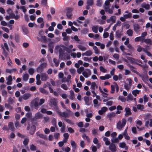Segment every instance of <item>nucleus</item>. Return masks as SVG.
Returning a JSON list of instances; mask_svg holds the SVG:
<instances>
[{
  "label": "nucleus",
  "instance_id": "nucleus-13",
  "mask_svg": "<svg viewBox=\"0 0 152 152\" xmlns=\"http://www.w3.org/2000/svg\"><path fill=\"white\" fill-rule=\"evenodd\" d=\"M104 8L106 12H108V13L110 14L113 13L114 9L112 8L110 9L109 7H104Z\"/></svg>",
  "mask_w": 152,
  "mask_h": 152
},
{
  "label": "nucleus",
  "instance_id": "nucleus-19",
  "mask_svg": "<svg viewBox=\"0 0 152 152\" xmlns=\"http://www.w3.org/2000/svg\"><path fill=\"white\" fill-rule=\"evenodd\" d=\"M36 134L37 136L39 137L40 138H42L45 140H47V138L46 135L42 134H40L39 132H36Z\"/></svg>",
  "mask_w": 152,
  "mask_h": 152
},
{
  "label": "nucleus",
  "instance_id": "nucleus-33",
  "mask_svg": "<svg viewBox=\"0 0 152 152\" xmlns=\"http://www.w3.org/2000/svg\"><path fill=\"white\" fill-rule=\"evenodd\" d=\"M126 57L127 59L129 61L131 64H134V58L129 56H127Z\"/></svg>",
  "mask_w": 152,
  "mask_h": 152
},
{
  "label": "nucleus",
  "instance_id": "nucleus-16",
  "mask_svg": "<svg viewBox=\"0 0 152 152\" xmlns=\"http://www.w3.org/2000/svg\"><path fill=\"white\" fill-rule=\"evenodd\" d=\"M125 110L126 113L125 114V116H128L132 115V113L131 112V110L129 108L126 107L125 108Z\"/></svg>",
  "mask_w": 152,
  "mask_h": 152
},
{
  "label": "nucleus",
  "instance_id": "nucleus-37",
  "mask_svg": "<svg viewBox=\"0 0 152 152\" xmlns=\"http://www.w3.org/2000/svg\"><path fill=\"white\" fill-rule=\"evenodd\" d=\"M144 42L147 44H149L151 45L152 44V41L150 39H145L144 40Z\"/></svg>",
  "mask_w": 152,
  "mask_h": 152
},
{
  "label": "nucleus",
  "instance_id": "nucleus-43",
  "mask_svg": "<svg viewBox=\"0 0 152 152\" xmlns=\"http://www.w3.org/2000/svg\"><path fill=\"white\" fill-rule=\"evenodd\" d=\"M29 141V140L28 138H25L23 142V143L24 145H25V146H26V145H27Z\"/></svg>",
  "mask_w": 152,
  "mask_h": 152
},
{
  "label": "nucleus",
  "instance_id": "nucleus-18",
  "mask_svg": "<svg viewBox=\"0 0 152 152\" xmlns=\"http://www.w3.org/2000/svg\"><path fill=\"white\" fill-rule=\"evenodd\" d=\"M21 28L24 34H28V31L27 28L25 26L23 25L22 26Z\"/></svg>",
  "mask_w": 152,
  "mask_h": 152
},
{
  "label": "nucleus",
  "instance_id": "nucleus-15",
  "mask_svg": "<svg viewBox=\"0 0 152 152\" xmlns=\"http://www.w3.org/2000/svg\"><path fill=\"white\" fill-rule=\"evenodd\" d=\"M36 129V128L34 124H33L31 127L29 131V133L31 135H33Z\"/></svg>",
  "mask_w": 152,
  "mask_h": 152
},
{
  "label": "nucleus",
  "instance_id": "nucleus-36",
  "mask_svg": "<svg viewBox=\"0 0 152 152\" xmlns=\"http://www.w3.org/2000/svg\"><path fill=\"white\" fill-rule=\"evenodd\" d=\"M92 29L93 32L95 33H97L98 32V26H92Z\"/></svg>",
  "mask_w": 152,
  "mask_h": 152
},
{
  "label": "nucleus",
  "instance_id": "nucleus-49",
  "mask_svg": "<svg viewBox=\"0 0 152 152\" xmlns=\"http://www.w3.org/2000/svg\"><path fill=\"white\" fill-rule=\"evenodd\" d=\"M93 48L95 51V53L96 54H98L99 53V50H98L97 47L95 46H93Z\"/></svg>",
  "mask_w": 152,
  "mask_h": 152
},
{
  "label": "nucleus",
  "instance_id": "nucleus-22",
  "mask_svg": "<svg viewBox=\"0 0 152 152\" xmlns=\"http://www.w3.org/2000/svg\"><path fill=\"white\" fill-rule=\"evenodd\" d=\"M126 144L124 142H120L119 144V147L122 148H125L126 150L128 149V147H126Z\"/></svg>",
  "mask_w": 152,
  "mask_h": 152
},
{
  "label": "nucleus",
  "instance_id": "nucleus-46",
  "mask_svg": "<svg viewBox=\"0 0 152 152\" xmlns=\"http://www.w3.org/2000/svg\"><path fill=\"white\" fill-rule=\"evenodd\" d=\"M28 72L30 75H33L34 72V69L32 68H29L28 70Z\"/></svg>",
  "mask_w": 152,
  "mask_h": 152
},
{
  "label": "nucleus",
  "instance_id": "nucleus-2",
  "mask_svg": "<svg viewBox=\"0 0 152 152\" xmlns=\"http://www.w3.org/2000/svg\"><path fill=\"white\" fill-rule=\"evenodd\" d=\"M126 120L125 119L123 118L122 120V123L119 120L116 124L117 128L119 130H121L124 127L126 124Z\"/></svg>",
  "mask_w": 152,
  "mask_h": 152
},
{
  "label": "nucleus",
  "instance_id": "nucleus-20",
  "mask_svg": "<svg viewBox=\"0 0 152 152\" xmlns=\"http://www.w3.org/2000/svg\"><path fill=\"white\" fill-rule=\"evenodd\" d=\"M31 96V94H30L29 93H26L23 96V99L25 100L28 99Z\"/></svg>",
  "mask_w": 152,
  "mask_h": 152
},
{
  "label": "nucleus",
  "instance_id": "nucleus-55",
  "mask_svg": "<svg viewBox=\"0 0 152 152\" xmlns=\"http://www.w3.org/2000/svg\"><path fill=\"white\" fill-rule=\"evenodd\" d=\"M125 88L127 91H128L130 88L131 87L129 86L127 83H125L124 85Z\"/></svg>",
  "mask_w": 152,
  "mask_h": 152
},
{
  "label": "nucleus",
  "instance_id": "nucleus-27",
  "mask_svg": "<svg viewBox=\"0 0 152 152\" xmlns=\"http://www.w3.org/2000/svg\"><path fill=\"white\" fill-rule=\"evenodd\" d=\"M122 31H120L119 30H117L116 31V37L117 38H120L121 36L123 35L122 33Z\"/></svg>",
  "mask_w": 152,
  "mask_h": 152
},
{
  "label": "nucleus",
  "instance_id": "nucleus-32",
  "mask_svg": "<svg viewBox=\"0 0 152 152\" xmlns=\"http://www.w3.org/2000/svg\"><path fill=\"white\" fill-rule=\"evenodd\" d=\"M84 100L86 103V104L87 105H89L90 104L89 103V98L88 97L85 96L84 97Z\"/></svg>",
  "mask_w": 152,
  "mask_h": 152
},
{
  "label": "nucleus",
  "instance_id": "nucleus-47",
  "mask_svg": "<svg viewBox=\"0 0 152 152\" xmlns=\"http://www.w3.org/2000/svg\"><path fill=\"white\" fill-rule=\"evenodd\" d=\"M144 105L140 104H138L137 105V108L138 110H142L144 109Z\"/></svg>",
  "mask_w": 152,
  "mask_h": 152
},
{
  "label": "nucleus",
  "instance_id": "nucleus-9",
  "mask_svg": "<svg viewBox=\"0 0 152 152\" xmlns=\"http://www.w3.org/2000/svg\"><path fill=\"white\" fill-rule=\"evenodd\" d=\"M139 76L142 78L143 81H145L148 80V75L147 72L143 75H140Z\"/></svg>",
  "mask_w": 152,
  "mask_h": 152
},
{
  "label": "nucleus",
  "instance_id": "nucleus-48",
  "mask_svg": "<svg viewBox=\"0 0 152 152\" xmlns=\"http://www.w3.org/2000/svg\"><path fill=\"white\" fill-rule=\"evenodd\" d=\"M84 69V68L83 67L81 66L77 69V72L78 73L80 74L81 73V72L83 71Z\"/></svg>",
  "mask_w": 152,
  "mask_h": 152
},
{
  "label": "nucleus",
  "instance_id": "nucleus-28",
  "mask_svg": "<svg viewBox=\"0 0 152 152\" xmlns=\"http://www.w3.org/2000/svg\"><path fill=\"white\" fill-rule=\"evenodd\" d=\"M111 141L112 143H118L119 142V140L118 137H113L111 139Z\"/></svg>",
  "mask_w": 152,
  "mask_h": 152
},
{
  "label": "nucleus",
  "instance_id": "nucleus-24",
  "mask_svg": "<svg viewBox=\"0 0 152 152\" xmlns=\"http://www.w3.org/2000/svg\"><path fill=\"white\" fill-rule=\"evenodd\" d=\"M127 66L130 68L131 70L136 74H138V72H137L136 70H134V69H135V68L134 66H133L132 65L130 64H128Z\"/></svg>",
  "mask_w": 152,
  "mask_h": 152
},
{
  "label": "nucleus",
  "instance_id": "nucleus-21",
  "mask_svg": "<svg viewBox=\"0 0 152 152\" xmlns=\"http://www.w3.org/2000/svg\"><path fill=\"white\" fill-rule=\"evenodd\" d=\"M140 27L138 24H135L134 25V31L136 32H138L140 30Z\"/></svg>",
  "mask_w": 152,
  "mask_h": 152
},
{
  "label": "nucleus",
  "instance_id": "nucleus-44",
  "mask_svg": "<svg viewBox=\"0 0 152 152\" xmlns=\"http://www.w3.org/2000/svg\"><path fill=\"white\" fill-rule=\"evenodd\" d=\"M30 149L32 151H34L36 150V147L33 144H31L30 145Z\"/></svg>",
  "mask_w": 152,
  "mask_h": 152
},
{
  "label": "nucleus",
  "instance_id": "nucleus-53",
  "mask_svg": "<svg viewBox=\"0 0 152 152\" xmlns=\"http://www.w3.org/2000/svg\"><path fill=\"white\" fill-rule=\"evenodd\" d=\"M88 32V29L86 28H84L81 31V33L83 34H86Z\"/></svg>",
  "mask_w": 152,
  "mask_h": 152
},
{
  "label": "nucleus",
  "instance_id": "nucleus-29",
  "mask_svg": "<svg viewBox=\"0 0 152 152\" xmlns=\"http://www.w3.org/2000/svg\"><path fill=\"white\" fill-rule=\"evenodd\" d=\"M1 47L3 50V54L5 57H7L8 56V54L6 51L3 45L1 44Z\"/></svg>",
  "mask_w": 152,
  "mask_h": 152
},
{
  "label": "nucleus",
  "instance_id": "nucleus-58",
  "mask_svg": "<svg viewBox=\"0 0 152 152\" xmlns=\"http://www.w3.org/2000/svg\"><path fill=\"white\" fill-rule=\"evenodd\" d=\"M96 5L99 7H101L102 5V0H97Z\"/></svg>",
  "mask_w": 152,
  "mask_h": 152
},
{
  "label": "nucleus",
  "instance_id": "nucleus-4",
  "mask_svg": "<svg viewBox=\"0 0 152 152\" xmlns=\"http://www.w3.org/2000/svg\"><path fill=\"white\" fill-rule=\"evenodd\" d=\"M56 112L60 116L63 117L64 118H69L70 116L69 114V113L66 112H61L60 111L59 109H58V110H57Z\"/></svg>",
  "mask_w": 152,
  "mask_h": 152
},
{
  "label": "nucleus",
  "instance_id": "nucleus-57",
  "mask_svg": "<svg viewBox=\"0 0 152 152\" xmlns=\"http://www.w3.org/2000/svg\"><path fill=\"white\" fill-rule=\"evenodd\" d=\"M61 87L65 90L68 89V87L66 85L64 84H63L61 85Z\"/></svg>",
  "mask_w": 152,
  "mask_h": 152
},
{
  "label": "nucleus",
  "instance_id": "nucleus-11",
  "mask_svg": "<svg viewBox=\"0 0 152 152\" xmlns=\"http://www.w3.org/2000/svg\"><path fill=\"white\" fill-rule=\"evenodd\" d=\"M134 64H137V65H138L139 66H140L141 67H143V68H145V66H143L140 64L137 63H139L142 64V62L141 60L138 59H136V58H134Z\"/></svg>",
  "mask_w": 152,
  "mask_h": 152
},
{
  "label": "nucleus",
  "instance_id": "nucleus-40",
  "mask_svg": "<svg viewBox=\"0 0 152 152\" xmlns=\"http://www.w3.org/2000/svg\"><path fill=\"white\" fill-rule=\"evenodd\" d=\"M29 76L27 74H24L23 76V80L25 81H27L28 78Z\"/></svg>",
  "mask_w": 152,
  "mask_h": 152
},
{
  "label": "nucleus",
  "instance_id": "nucleus-5",
  "mask_svg": "<svg viewBox=\"0 0 152 152\" xmlns=\"http://www.w3.org/2000/svg\"><path fill=\"white\" fill-rule=\"evenodd\" d=\"M46 66V63L44 62L42 63L37 68V72L38 73L42 72L43 71L44 68Z\"/></svg>",
  "mask_w": 152,
  "mask_h": 152
},
{
  "label": "nucleus",
  "instance_id": "nucleus-12",
  "mask_svg": "<svg viewBox=\"0 0 152 152\" xmlns=\"http://www.w3.org/2000/svg\"><path fill=\"white\" fill-rule=\"evenodd\" d=\"M41 78L42 81H45L48 78V75L45 73H42L41 75Z\"/></svg>",
  "mask_w": 152,
  "mask_h": 152
},
{
  "label": "nucleus",
  "instance_id": "nucleus-8",
  "mask_svg": "<svg viewBox=\"0 0 152 152\" xmlns=\"http://www.w3.org/2000/svg\"><path fill=\"white\" fill-rule=\"evenodd\" d=\"M86 70L88 72V73L86 71H84L83 72L82 74L85 77L87 78L91 75V70L89 69H87Z\"/></svg>",
  "mask_w": 152,
  "mask_h": 152
},
{
  "label": "nucleus",
  "instance_id": "nucleus-26",
  "mask_svg": "<svg viewBox=\"0 0 152 152\" xmlns=\"http://www.w3.org/2000/svg\"><path fill=\"white\" fill-rule=\"evenodd\" d=\"M42 115L39 112L35 114V116L37 119L41 118L42 117Z\"/></svg>",
  "mask_w": 152,
  "mask_h": 152
},
{
  "label": "nucleus",
  "instance_id": "nucleus-62",
  "mask_svg": "<svg viewBox=\"0 0 152 152\" xmlns=\"http://www.w3.org/2000/svg\"><path fill=\"white\" fill-rule=\"evenodd\" d=\"M96 86V83L95 82H93L91 83V88L92 90L95 89V86Z\"/></svg>",
  "mask_w": 152,
  "mask_h": 152
},
{
  "label": "nucleus",
  "instance_id": "nucleus-50",
  "mask_svg": "<svg viewBox=\"0 0 152 152\" xmlns=\"http://www.w3.org/2000/svg\"><path fill=\"white\" fill-rule=\"evenodd\" d=\"M126 33L129 36L131 37L132 35L133 31L131 29H129L127 31Z\"/></svg>",
  "mask_w": 152,
  "mask_h": 152
},
{
  "label": "nucleus",
  "instance_id": "nucleus-45",
  "mask_svg": "<svg viewBox=\"0 0 152 152\" xmlns=\"http://www.w3.org/2000/svg\"><path fill=\"white\" fill-rule=\"evenodd\" d=\"M86 4L90 5L91 6H92L94 4L93 0H87Z\"/></svg>",
  "mask_w": 152,
  "mask_h": 152
},
{
  "label": "nucleus",
  "instance_id": "nucleus-52",
  "mask_svg": "<svg viewBox=\"0 0 152 152\" xmlns=\"http://www.w3.org/2000/svg\"><path fill=\"white\" fill-rule=\"evenodd\" d=\"M52 123L53 126H56V118H53L52 120Z\"/></svg>",
  "mask_w": 152,
  "mask_h": 152
},
{
  "label": "nucleus",
  "instance_id": "nucleus-14",
  "mask_svg": "<svg viewBox=\"0 0 152 152\" xmlns=\"http://www.w3.org/2000/svg\"><path fill=\"white\" fill-rule=\"evenodd\" d=\"M116 17L115 16H113L110 17V18L107 20V23H110L112 21L113 23H115V22Z\"/></svg>",
  "mask_w": 152,
  "mask_h": 152
},
{
  "label": "nucleus",
  "instance_id": "nucleus-63",
  "mask_svg": "<svg viewBox=\"0 0 152 152\" xmlns=\"http://www.w3.org/2000/svg\"><path fill=\"white\" fill-rule=\"evenodd\" d=\"M118 98L119 100H121L122 102H125L126 101L125 98L123 96H119Z\"/></svg>",
  "mask_w": 152,
  "mask_h": 152
},
{
  "label": "nucleus",
  "instance_id": "nucleus-17",
  "mask_svg": "<svg viewBox=\"0 0 152 152\" xmlns=\"http://www.w3.org/2000/svg\"><path fill=\"white\" fill-rule=\"evenodd\" d=\"M70 143L72 148V151L74 152L76 148V144L75 141L73 140H71L70 141Z\"/></svg>",
  "mask_w": 152,
  "mask_h": 152
},
{
  "label": "nucleus",
  "instance_id": "nucleus-23",
  "mask_svg": "<svg viewBox=\"0 0 152 152\" xmlns=\"http://www.w3.org/2000/svg\"><path fill=\"white\" fill-rule=\"evenodd\" d=\"M92 54V52L91 50H88L85 53L82 54V55L83 56H90Z\"/></svg>",
  "mask_w": 152,
  "mask_h": 152
},
{
  "label": "nucleus",
  "instance_id": "nucleus-10",
  "mask_svg": "<svg viewBox=\"0 0 152 152\" xmlns=\"http://www.w3.org/2000/svg\"><path fill=\"white\" fill-rule=\"evenodd\" d=\"M8 126L9 129L12 132H14L15 130V128L14 126V124L13 122H10L8 123Z\"/></svg>",
  "mask_w": 152,
  "mask_h": 152
},
{
  "label": "nucleus",
  "instance_id": "nucleus-25",
  "mask_svg": "<svg viewBox=\"0 0 152 152\" xmlns=\"http://www.w3.org/2000/svg\"><path fill=\"white\" fill-rule=\"evenodd\" d=\"M12 79L11 75H9L8 77V81L7 82V85H11L12 83Z\"/></svg>",
  "mask_w": 152,
  "mask_h": 152
},
{
  "label": "nucleus",
  "instance_id": "nucleus-30",
  "mask_svg": "<svg viewBox=\"0 0 152 152\" xmlns=\"http://www.w3.org/2000/svg\"><path fill=\"white\" fill-rule=\"evenodd\" d=\"M142 7L148 10L150 8V5L148 4H146L145 3H143L142 4Z\"/></svg>",
  "mask_w": 152,
  "mask_h": 152
},
{
  "label": "nucleus",
  "instance_id": "nucleus-56",
  "mask_svg": "<svg viewBox=\"0 0 152 152\" xmlns=\"http://www.w3.org/2000/svg\"><path fill=\"white\" fill-rule=\"evenodd\" d=\"M99 69L100 71L103 73H105L107 70L105 69L103 66H101L99 67Z\"/></svg>",
  "mask_w": 152,
  "mask_h": 152
},
{
  "label": "nucleus",
  "instance_id": "nucleus-42",
  "mask_svg": "<svg viewBox=\"0 0 152 152\" xmlns=\"http://www.w3.org/2000/svg\"><path fill=\"white\" fill-rule=\"evenodd\" d=\"M124 17L125 19L131 18L132 17V14L131 13L129 12L127 14H125L124 15Z\"/></svg>",
  "mask_w": 152,
  "mask_h": 152
},
{
  "label": "nucleus",
  "instance_id": "nucleus-35",
  "mask_svg": "<svg viewBox=\"0 0 152 152\" xmlns=\"http://www.w3.org/2000/svg\"><path fill=\"white\" fill-rule=\"evenodd\" d=\"M77 47L80 50L82 51H85L86 49V47L83 46L81 45H77Z\"/></svg>",
  "mask_w": 152,
  "mask_h": 152
},
{
  "label": "nucleus",
  "instance_id": "nucleus-54",
  "mask_svg": "<svg viewBox=\"0 0 152 152\" xmlns=\"http://www.w3.org/2000/svg\"><path fill=\"white\" fill-rule=\"evenodd\" d=\"M7 102L9 103L12 104L13 103L14 101L12 98L11 97H10L8 98Z\"/></svg>",
  "mask_w": 152,
  "mask_h": 152
},
{
  "label": "nucleus",
  "instance_id": "nucleus-31",
  "mask_svg": "<svg viewBox=\"0 0 152 152\" xmlns=\"http://www.w3.org/2000/svg\"><path fill=\"white\" fill-rule=\"evenodd\" d=\"M36 142L38 143H39L40 145H46L45 141L43 140H37Z\"/></svg>",
  "mask_w": 152,
  "mask_h": 152
},
{
  "label": "nucleus",
  "instance_id": "nucleus-6",
  "mask_svg": "<svg viewBox=\"0 0 152 152\" xmlns=\"http://www.w3.org/2000/svg\"><path fill=\"white\" fill-rule=\"evenodd\" d=\"M66 15L67 17L69 19L71 18L72 15V12L73 10V9L71 7H66Z\"/></svg>",
  "mask_w": 152,
  "mask_h": 152
},
{
  "label": "nucleus",
  "instance_id": "nucleus-64",
  "mask_svg": "<svg viewBox=\"0 0 152 152\" xmlns=\"http://www.w3.org/2000/svg\"><path fill=\"white\" fill-rule=\"evenodd\" d=\"M111 91H110V93L111 94H113L114 93V91H115V87L113 85H111Z\"/></svg>",
  "mask_w": 152,
  "mask_h": 152
},
{
  "label": "nucleus",
  "instance_id": "nucleus-1",
  "mask_svg": "<svg viewBox=\"0 0 152 152\" xmlns=\"http://www.w3.org/2000/svg\"><path fill=\"white\" fill-rule=\"evenodd\" d=\"M57 103L56 99L53 98L50 99L49 105L51 107L53 106V108L56 111L59 109Z\"/></svg>",
  "mask_w": 152,
  "mask_h": 152
},
{
  "label": "nucleus",
  "instance_id": "nucleus-60",
  "mask_svg": "<svg viewBox=\"0 0 152 152\" xmlns=\"http://www.w3.org/2000/svg\"><path fill=\"white\" fill-rule=\"evenodd\" d=\"M69 71L71 73V74L73 75H75V70L74 69H69Z\"/></svg>",
  "mask_w": 152,
  "mask_h": 152
},
{
  "label": "nucleus",
  "instance_id": "nucleus-59",
  "mask_svg": "<svg viewBox=\"0 0 152 152\" xmlns=\"http://www.w3.org/2000/svg\"><path fill=\"white\" fill-rule=\"evenodd\" d=\"M127 100H130L131 101H132L133 100V97L131 94H129L127 97Z\"/></svg>",
  "mask_w": 152,
  "mask_h": 152
},
{
  "label": "nucleus",
  "instance_id": "nucleus-34",
  "mask_svg": "<svg viewBox=\"0 0 152 152\" xmlns=\"http://www.w3.org/2000/svg\"><path fill=\"white\" fill-rule=\"evenodd\" d=\"M115 115V113L114 112H111L108 114L107 115V117L109 118H112L114 117Z\"/></svg>",
  "mask_w": 152,
  "mask_h": 152
},
{
  "label": "nucleus",
  "instance_id": "nucleus-41",
  "mask_svg": "<svg viewBox=\"0 0 152 152\" xmlns=\"http://www.w3.org/2000/svg\"><path fill=\"white\" fill-rule=\"evenodd\" d=\"M139 92L140 91L137 89L134 90L132 91V94L135 96H137V94H138L139 93Z\"/></svg>",
  "mask_w": 152,
  "mask_h": 152
},
{
  "label": "nucleus",
  "instance_id": "nucleus-7",
  "mask_svg": "<svg viewBox=\"0 0 152 152\" xmlns=\"http://www.w3.org/2000/svg\"><path fill=\"white\" fill-rule=\"evenodd\" d=\"M109 148L112 152H115L117 151L116 146L114 143H111L109 145Z\"/></svg>",
  "mask_w": 152,
  "mask_h": 152
},
{
  "label": "nucleus",
  "instance_id": "nucleus-61",
  "mask_svg": "<svg viewBox=\"0 0 152 152\" xmlns=\"http://www.w3.org/2000/svg\"><path fill=\"white\" fill-rule=\"evenodd\" d=\"M110 4V2L109 0H106L105 1L104 4V7H109Z\"/></svg>",
  "mask_w": 152,
  "mask_h": 152
},
{
  "label": "nucleus",
  "instance_id": "nucleus-51",
  "mask_svg": "<svg viewBox=\"0 0 152 152\" xmlns=\"http://www.w3.org/2000/svg\"><path fill=\"white\" fill-rule=\"evenodd\" d=\"M64 120H65L66 121L67 123H68L69 124H73L72 121L70 119H67L66 118H64Z\"/></svg>",
  "mask_w": 152,
  "mask_h": 152
},
{
  "label": "nucleus",
  "instance_id": "nucleus-38",
  "mask_svg": "<svg viewBox=\"0 0 152 152\" xmlns=\"http://www.w3.org/2000/svg\"><path fill=\"white\" fill-rule=\"evenodd\" d=\"M40 91L42 93L44 94H48V92L46 91L45 89L42 88H40L39 89Z\"/></svg>",
  "mask_w": 152,
  "mask_h": 152
},
{
  "label": "nucleus",
  "instance_id": "nucleus-3",
  "mask_svg": "<svg viewBox=\"0 0 152 152\" xmlns=\"http://www.w3.org/2000/svg\"><path fill=\"white\" fill-rule=\"evenodd\" d=\"M56 49H58V50L59 58L61 60H63L64 58V56L65 55L64 51L58 46H56Z\"/></svg>",
  "mask_w": 152,
  "mask_h": 152
},
{
  "label": "nucleus",
  "instance_id": "nucleus-39",
  "mask_svg": "<svg viewBox=\"0 0 152 152\" xmlns=\"http://www.w3.org/2000/svg\"><path fill=\"white\" fill-rule=\"evenodd\" d=\"M53 61L55 63V65L56 67L58 66L59 64V61L57 60V59L56 58H54L53 59Z\"/></svg>",
  "mask_w": 152,
  "mask_h": 152
}]
</instances>
